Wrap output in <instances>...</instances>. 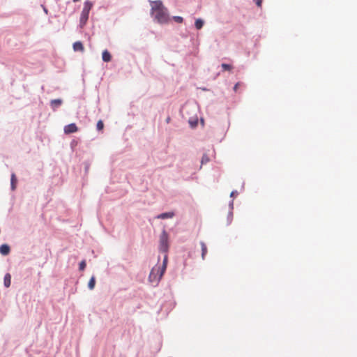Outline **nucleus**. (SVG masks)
Listing matches in <instances>:
<instances>
[{
  "label": "nucleus",
  "mask_w": 357,
  "mask_h": 357,
  "mask_svg": "<svg viewBox=\"0 0 357 357\" xmlns=\"http://www.w3.org/2000/svg\"><path fill=\"white\" fill-rule=\"evenodd\" d=\"M241 85H242V83H241V82H237V83L235 84V86H234V91L235 92H236V91H237V90H238V87H239V86H241Z\"/></svg>",
  "instance_id": "obj_22"
},
{
  "label": "nucleus",
  "mask_w": 357,
  "mask_h": 357,
  "mask_svg": "<svg viewBox=\"0 0 357 357\" xmlns=\"http://www.w3.org/2000/svg\"><path fill=\"white\" fill-rule=\"evenodd\" d=\"M173 19L174 20V21L177 23H182L183 21V19L182 17H180V16H174L173 17Z\"/></svg>",
  "instance_id": "obj_19"
},
{
  "label": "nucleus",
  "mask_w": 357,
  "mask_h": 357,
  "mask_svg": "<svg viewBox=\"0 0 357 357\" xmlns=\"http://www.w3.org/2000/svg\"><path fill=\"white\" fill-rule=\"evenodd\" d=\"M92 7H93V3L91 1H86L84 2V8L82 9L81 16H80L81 26H84L86 23V22L89 19V12L91 10V9L92 8Z\"/></svg>",
  "instance_id": "obj_2"
},
{
  "label": "nucleus",
  "mask_w": 357,
  "mask_h": 357,
  "mask_svg": "<svg viewBox=\"0 0 357 357\" xmlns=\"http://www.w3.org/2000/svg\"><path fill=\"white\" fill-rule=\"evenodd\" d=\"M223 70H227V71H231L233 68L232 66L229 65V64H227V63H222L221 65Z\"/></svg>",
  "instance_id": "obj_17"
},
{
  "label": "nucleus",
  "mask_w": 357,
  "mask_h": 357,
  "mask_svg": "<svg viewBox=\"0 0 357 357\" xmlns=\"http://www.w3.org/2000/svg\"><path fill=\"white\" fill-rule=\"evenodd\" d=\"M86 262L84 260L82 261L80 263H79V270L80 271H83L84 270V268H86Z\"/></svg>",
  "instance_id": "obj_20"
},
{
  "label": "nucleus",
  "mask_w": 357,
  "mask_h": 357,
  "mask_svg": "<svg viewBox=\"0 0 357 357\" xmlns=\"http://www.w3.org/2000/svg\"><path fill=\"white\" fill-rule=\"evenodd\" d=\"M104 128V123L102 120H99L97 123V129L98 130H102Z\"/></svg>",
  "instance_id": "obj_18"
},
{
  "label": "nucleus",
  "mask_w": 357,
  "mask_h": 357,
  "mask_svg": "<svg viewBox=\"0 0 357 357\" xmlns=\"http://www.w3.org/2000/svg\"><path fill=\"white\" fill-rule=\"evenodd\" d=\"M195 25L197 29H201L204 25V21L201 19H197L195 21Z\"/></svg>",
  "instance_id": "obj_14"
},
{
  "label": "nucleus",
  "mask_w": 357,
  "mask_h": 357,
  "mask_svg": "<svg viewBox=\"0 0 357 357\" xmlns=\"http://www.w3.org/2000/svg\"><path fill=\"white\" fill-rule=\"evenodd\" d=\"M151 15L158 22L163 24L169 21L167 9L160 0L151 1Z\"/></svg>",
  "instance_id": "obj_1"
},
{
  "label": "nucleus",
  "mask_w": 357,
  "mask_h": 357,
  "mask_svg": "<svg viewBox=\"0 0 357 357\" xmlns=\"http://www.w3.org/2000/svg\"><path fill=\"white\" fill-rule=\"evenodd\" d=\"M167 256L165 255L164 257L162 265L160 266L161 274H164V273L166 270V268H167Z\"/></svg>",
  "instance_id": "obj_13"
},
{
  "label": "nucleus",
  "mask_w": 357,
  "mask_h": 357,
  "mask_svg": "<svg viewBox=\"0 0 357 357\" xmlns=\"http://www.w3.org/2000/svg\"><path fill=\"white\" fill-rule=\"evenodd\" d=\"M10 249L8 245L3 244L0 246V253L2 255L6 256L10 253Z\"/></svg>",
  "instance_id": "obj_6"
},
{
  "label": "nucleus",
  "mask_w": 357,
  "mask_h": 357,
  "mask_svg": "<svg viewBox=\"0 0 357 357\" xmlns=\"http://www.w3.org/2000/svg\"><path fill=\"white\" fill-rule=\"evenodd\" d=\"M258 7H261L262 0H254Z\"/></svg>",
  "instance_id": "obj_23"
},
{
  "label": "nucleus",
  "mask_w": 357,
  "mask_h": 357,
  "mask_svg": "<svg viewBox=\"0 0 357 357\" xmlns=\"http://www.w3.org/2000/svg\"><path fill=\"white\" fill-rule=\"evenodd\" d=\"M163 274H161L160 266H154L149 274V280L151 283L157 284L162 277Z\"/></svg>",
  "instance_id": "obj_3"
},
{
  "label": "nucleus",
  "mask_w": 357,
  "mask_h": 357,
  "mask_svg": "<svg viewBox=\"0 0 357 357\" xmlns=\"http://www.w3.org/2000/svg\"><path fill=\"white\" fill-rule=\"evenodd\" d=\"M77 130L78 129L75 123H70L64 127V132L66 134L76 132Z\"/></svg>",
  "instance_id": "obj_5"
},
{
  "label": "nucleus",
  "mask_w": 357,
  "mask_h": 357,
  "mask_svg": "<svg viewBox=\"0 0 357 357\" xmlns=\"http://www.w3.org/2000/svg\"><path fill=\"white\" fill-rule=\"evenodd\" d=\"M174 216V212H167V213H162L160 215H158L156 218L158 219H167V218H172Z\"/></svg>",
  "instance_id": "obj_7"
},
{
  "label": "nucleus",
  "mask_w": 357,
  "mask_h": 357,
  "mask_svg": "<svg viewBox=\"0 0 357 357\" xmlns=\"http://www.w3.org/2000/svg\"><path fill=\"white\" fill-rule=\"evenodd\" d=\"M201 248H202V259H205V256L207 254V247L206 244L204 242L200 243Z\"/></svg>",
  "instance_id": "obj_12"
},
{
  "label": "nucleus",
  "mask_w": 357,
  "mask_h": 357,
  "mask_svg": "<svg viewBox=\"0 0 357 357\" xmlns=\"http://www.w3.org/2000/svg\"><path fill=\"white\" fill-rule=\"evenodd\" d=\"M168 248V234L165 230H163L160 236L159 249L161 252H167Z\"/></svg>",
  "instance_id": "obj_4"
},
{
  "label": "nucleus",
  "mask_w": 357,
  "mask_h": 357,
  "mask_svg": "<svg viewBox=\"0 0 357 357\" xmlns=\"http://www.w3.org/2000/svg\"><path fill=\"white\" fill-rule=\"evenodd\" d=\"M79 0H73L74 2H77L79 1Z\"/></svg>",
  "instance_id": "obj_24"
},
{
  "label": "nucleus",
  "mask_w": 357,
  "mask_h": 357,
  "mask_svg": "<svg viewBox=\"0 0 357 357\" xmlns=\"http://www.w3.org/2000/svg\"><path fill=\"white\" fill-rule=\"evenodd\" d=\"M169 118H167V122H169Z\"/></svg>",
  "instance_id": "obj_25"
},
{
  "label": "nucleus",
  "mask_w": 357,
  "mask_h": 357,
  "mask_svg": "<svg viewBox=\"0 0 357 357\" xmlns=\"http://www.w3.org/2000/svg\"><path fill=\"white\" fill-rule=\"evenodd\" d=\"M73 50L75 52L79 51L82 52L84 50V47L80 41H77L73 44Z\"/></svg>",
  "instance_id": "obj_8"
},
{
  "label": "nucleus",
  "mask_w": 357,
  "mask_h": 357,
  "mask_svg": "<svg viewBox=\"0 0 357 357\" xmlns=\"http://www.w3.org/2000/svg\"><path fill=\"white\" fill-rule=\"evenodd\" d=\"M16 182H17V178L15 177V174H13L11 175V188L13 190L15 189Z\"/></svg>",
  "instance_id": "obj_16"
},
{
  "label": "nucleus",
  "mask_w": 357,
  "mask_h": 357,
  "mask_svg": "<svg viewBox=\"0 0 357 357\" xmlns=\"http://www.w3.org/2000/svg\"><path fill=\"white\" fill-rule=\"evenodd\" d=\"M62 103V100L60 99H54L52 100L50 102L52 107L53 109H55L56 107L60 106Z\"/></svg>",
  "instance_id": "obj_11"
},
{
  "label": "nucleus",
  "mask_w": 357,
  "mask_h": 357,
  "mask_svg": "<svg viewBox=\"0 0 357 357\" xmlns=\"http://www.w3.org/2000/svg\"><path fill=\"white\" fill-rule=\"evenodd\" d=\"M208 160H209V159H208V156L206 155H204L202 158V164L206 163Z\"/></svg>",
  "instance_id": "obj_21"
},
{
  "label": "nucleus",
  "mask_w": 357,
  "mask_h": 357,
  "mask_svg": "<svg viewBox=\"0 0 357 357\" xmlns=\"http://www.w3.org/2000/svg\"><path fill=\"white\" fill-rule=\"evenodd\" d=\"M96 284V279L94 276H92L89 282L88 287L90 289H93Z\"/></svg>",
  "instance_id": "obj_15"
},
{
  "label": "nucleus",
  "mask_w": 357,
  "mask_h": 357,
  "mask_svg": "<svg viewBox=\"0 0 357 357\" xmlns=\"http://www.w3.org/2000/svg\"><path fill=\"white\" fill-rule=\"evenodd\" d=\"M3 284L6 288L10 287L11 284V275L10 273H6L3 278Z\"/></svg>",
  "instance_id": "obj_9"
},
{
  "label": "nucleus",
  "mask_w": 357,
  "mask_h": 357,
  "mask_svg": "<svg viewBox=\"0 0 357 357\" xmlns=\"http://www.w3.org/2000/svg\"><path fill=\"white\" fill-rule=\"evenodd\" d=\"M102 58L105 62H109L112 59V56L107 50H104L102 52Z\"/></svg>",
  "instance_id": "obj_10"
}]
</instances>
